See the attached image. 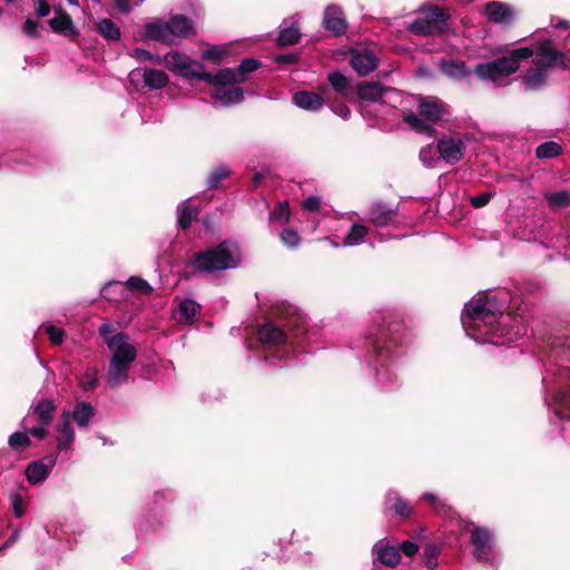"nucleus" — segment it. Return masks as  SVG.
Returning <instances> with one entry per match:
<instances>
[{
  "mask_svg": "<svg viewBox=\"0 0 570 570\" xmlns=\"http://www.w3.org/2000/svg\"><path fill=\"white\" fill-rule=\"evenodd\" d=\"M406 330L401 316L391 309L371 314L370 324L362 337L355 341L352 350L364 363L374 384L382 392H393L401 387L397 364L404 354Z\"/></svg>",
  "mask_w": 570,
  "mask_h": 570,
  "instance_id": "obj_1",
  "label": "nucleus"
},
{
  "mask_svg": "<svg viewBox=\"0 0 570 570\" xmlns=\"http://www.w3.org/2000/svg\"><path fill=\"white\" fill-rule=\"evenodd\" d=\"M281 313L277 322H267L257 331L263 353L261 366L283 368L302 363V356L312 353L305 347L318 342L320 328L309 326L306 315L296 306H283Z\"/></svg>",
  "mask_w": 570,
  "mask_h": 570,
  "instance_id": "obj_2",
  "label": "nucleus"
},
{
  "mask_svg": "<svg viewBox=\"0 0 570 570\" xmlns=\"http://www.w3.org/2000/svg\"><path fill=\"white\" fill-rule=\"evenodd\" d=\"M508 292L495 295L478 294L469 302L461 314V323L466 335L479 344L510 346L525 334L527 330L515 325L507 313Z\"/></svg>",
  "mask_w": 570,
  "mask_h": 570,
  "instance_id": "obj_3",
  "label": "nucleus"
},
{
  "mask_svg": "<svg viewBox=\"0 0 570 570\" xmlns=\"http://www.w3.org/2000/svg\"><path fill=\"white\" fill-rule=\"evenodd\" d=\"M544 403L553 414L552 424L570 422V338L554 337L543 363Z\"/></svg>",
  "mask_w": 570,
  "mask_h": 570,
  "instance_id": "obj_4",
  "label": "nucleus"
},
{
  "mask_svg": "<svg viewBox=\"0 0 570 570\" xmlns=\"http://www.w3.org/2000/svg\"><path fill=\"white\" fill-rule=\"evenodd\" d=\"M240 262L239 245L225 239L215 246L196 252L187 266L202 276H217L222 272L237 268Z\"/></svg>",
  "mask_w": 570,
  "mask_h": 570,
  "instance_id": "obj_5",
  "label": "nucleus"
},
{
  "mask_svg": "<svg viewBox=\"0 0 570 570\" xmlns=\"http://www.w3.org/2000/svg\"><path fill=\"white\" fill-rule=\"evenodd\" d=\"M416 115L413 111L403 112V120L409 127L419 134L429 137L435 134L434 125L449 114V106L434 96L419 98Z\"/></svg>",
  "mask_w": 570,
  "mask_h": 570,
  "instance_id": "obj_6",
  "label": "nucleus"
},
{
  "mask_svg": "<svg viewBox=\"0 0 570 570\" xmlns=\"http://www.w3.org/2000/svg\"><path fill=\"white\" fill-rule=\"evenodd\" d=\"M194 32L193 20L184 14L171 16L167 21L148 22L145 24V38L173 45L178 39L187 38Z\"/></svg>",
  "mask_w": 570,
  "mask_h": 570,
  "instance_id": "obj_7",
  "label": "nucleus"
},
{
  "mask_svg": "<svg viewBox=\"0 0 570 570\" xmlns=\"http://www.w3.org/2000/svg\"><path fill=\"white\" fill-rule=\"evenodd\" d=\"M165 63L175 75L188 80H202L209 85H218V71L207 72L204 63L179 51H169L165 56Z\"/></svg>",
  "mask_w": 570,
  "mask_h": 570,
  "instance_id": "obj_8",
  "label": "nucleus"
},
{
  "mask_svg": "<svg viewBox=\"0 0 570 570\" xmlns=\"http://www.w3.org/2000/svg\"><path fill=\"white\" fill-rule=\"evenodd\" d=\"M57 406L51 399L33 401L27 415L21 420L20 428L28 429L31 436L43 440L49 433Z\"/></svg>",
  "mask_w": 570,
  "mask_h": 570,
  "instance_id": "obj_9",
  "label": "nucleus"
},
{
  "mask_svg": "<svg viewBox=\"0 0 570 570\" xmlns=\"http://www.w3.org/2000/svg\"><path fill=\"white\" fill-rule=\"evenodd\" d=\"M473 558L492 569L501 564V557L495 551L494 533L485 527H473L470 531Z\"/></svg>",
  "mask_w": 570,
  "mask_h": 570,
  "instance_id": "obj_10",
  "label": "nucleus"
},
{
  "mask_svg": "<svg viewBox=\"0 0 570 570\" xmlns=\"http://www.w3.org/2000/svg\"><path fill=\"white\" fill-rule=\"evenodd\" d=\"M468 141H470V135L468 134L443 135L438 140L436 149L442 160L455 165L464 157Z\"/></svg>",
  "mask_w": 570,
  "mask_h": 570,
  "instance_id": "obj_11",
  "label": "nucleus"
},
{
  "mask_svg": "<svg viewBox=\"0 0 570 570\" xmlns=\"http://www.w3.org/2000/svg\"><path fill=\"white\" fill-rule=\"evenodd\" d=\"M49 163L38 157L22 159L20 153H7L0 157V169H10L20 174L37 175L45 171Z\"/></svg>",
  "mask_w": 570,
  "mask_h": 570,
  "instance_id": "obj_12",
  "label": "nucleus"
},
{
  "mask_svg": "<svg viewBox=\"0 0 570 570\" xmlns=\"http://www.w3.org/2000/svg\"><path fill=\"white\" fill-rule=\"evenodd\" d=\"M128 80L136 90L146 88L158 90L167 86L169 78L163 70L146 67L132 69L128 75Z\"/></svg>",
  "mask_w": 570,
  "mask_h": 570,
  "instance_id": "obj_13",
  "label": "nucleus"
},
{
  "mask_svg": "<svg viewBox=\"0 0 570 570\" xmlns=\"http://www.w3.org/2000/svg\"><path fill=\"white\" fill-rule=\"evenodd\" d=\"M529 48L532 51V56H535L533 59L535 66L547 70L552 67H564V55L556 48L551 40H540Z\"/></svg>",
  "mask_w": 570,
  "mask_h": 570,
  "instance_id": "obj_14",
  "label": "nucleus"
},
{
  "mask_svg": "<svg viewBox=\"0 0 570 570\" xmlns=\"http://www.w3.org/2000/svg\"><path fill=\"white\" fill-rule=\"evenodd\" d=\"M368 222L375 227L399 228L403 220L400 217L397 207H392L384 202H375L368 209Z\"/></svg>",
  "mask_w": 570,
  "mask_h": 570,
  "instance_id": "obj_15",
  "label": "nucleus"
},
{
  "mask_svg": "<svg viewBox=\"0 0 570 570\" xmlns=\"http://www.w3.org/2000/svg\"><path fill=\"white\" fill-rule=\"evenodd\" d=\"M262 61L256 58H245L236 68L218 70V85H234L245 82L249 75L261 68Z\"/></svg>",
  "mask_w": 570,
  "mask_h": 570,
  "instance_id": "obj_16",
  "label": "nucleus"
},
{
  "mask_svg": "<svg viewBox=\"0 0 570 570\" xmlns=\"http://www.w3.org/2000/svg\"><path fill=\"white\" fill-rule=\"evenodd\" d=\"M107 346L111 352L110 360L131 365L137 357V350L128 343V335L125 332H119L107 338Z\"/></svg>",
  "mask_w": 570,
  "mask_h": 570,
  "instance_id": "obj_17",
  "label": "nucleus"
},
{
  "mask_svg": "<svg viewBox=\"0 0 570 570\" xmlns=\"http://www.w3.org/2000/svg\"><path fill=\"white\" fill-rule=\"evenodd\" d=\"M46 460L47 463L45 460H36L28 463L24 475L29 484L40 485L49 478L57 462V455H49Z\"/></svg>",
  "mask_w": 570,
  "mask_h": 570,
  "instance_id": "obj_18",
  "label": "nucleus"
},
{
  "mask_svg": "<svg viewBox=\"0 0 570 570\" xmlns=\"http://www.w3.org/2000/svg\"><path fill=\"white\" fill-rule=\"evenodd\" d=\"M323 27L333 36L338 37L346 32L347 21L342 9L336 4H328L323 12Z\"/></svg>",
  "mask_w": 570,
  "mask_h": 570,
  "instance_id": "obj_19",
  "label": "nucleus"
},
{
  "mask_svg": "<svg viewBox=\"0 0 570 570\" xmlns=\"http://www.w3.org/2000/svg\"><path fill=\"white\" fill-rule=\"evenodd\" d=\"M379 62V58L370 49L354 51L350 58V65L358 76H367L377 68Z\"/></svg>",
  "mask_w": 570,
  "mask_h": 570,
  "instance_id": "obj_20",
  "label": "nucleus"
},
{
  "mask_svg": "<svg viewBox=\"0 0 570 570\" xmlns=\"http://www.w3.org/2000/svg\"><path fill=\"white\" fill-rule=\"evenodd\" d=\"M373 560L386 567H396L401 560V553L397 546L390 544L384 540H379L372 548Z\"/></svg>",
  "mask_w": 570,
  "mask_h": 570,
  "instance_id": "obj_21",
  "label": "nucleus"
},
{
  "mask_svg": "<svg viewBox=\"0 0 570 570\" xmlns=\"http://www.w3.org/2000/svg\"><path fill=\"white\" fill-rule=\"evenodd\" d=\"M531 57L532 51L530 50V48L521 47L513 49L507 56L495 59V61L500 66V69L503 72V75L510 76L519 69L520 63L522 61L528 60Z\"/></svg>",
  "mask_w": 570,
  "mask_h": 570,
  "instance_id": "obj_22",
  "label": "nucleus"
},
{
  "mask_svg": "<svg viewBox=\"0 0 570 570\" xmlns=\"http://www.w3.org/2000/svg\"><path fill=\"white\" fill-rule=\"evenodd\" d=\"M57 449L60 452L69 451L72 443L75 442V430L70 421V412L63 411L61 414V421L57 426Z\"/></svg>",
  "mask_w": 570,
  "mask_h": 570,
  "instance_id": "obj_23",
  "label": "nucleus"
},
{
  "mask_svg": "<svg viewBox=\"0 0 570 570\" xmlns=\"http://www.w3.org/2000/svg\"><path fill=\"white\" fill-rule=\"evenodd\" d=\"M130 367L131 365L129 364L110 360L106 374V381L109 387L118 389L124 385L129 379Z\"/></svg>",
  "mask_w": 570,
  "mask_h": 570,
  "instance_id": "obj_24",
  "label": "nucleus"
},
{
  "mask_svg": "<svg viewBox=\"0 0 570 570\" xmlns=\"http://www.w3.org/2000/svg\"><path fill=\"white\" fill-rule=\"evenodd\" d=\"M215 87L212 98L223 107L239 104L244 100V90L239 87L227 88V85H213Z\"/></svg>",
  "mask_w": 570,
  "mask_h": 570,
  "instance_id": "obj_25",
  "label": "nucleus"
},
{
  "mask_svg": "<svg viewBox=\"0 0 570 570\" xmlns=\"http://www.w3.org/2000/svg\"><path fill=\"white\" fill-rule=\"evenodd\" d=\"M487 18L499 24H509L513 20V11L509 6L499 1H491L484 6Z\"/></svg>",
  "mask_w": 570,
  "mask_h": 570,
  "instance_id": "obj_26",
  "label": "nucleus"
},
{
  "mask_svg": "<svg viewBox=\"0 0 570 570\" xmlns=\"http://www.w3.org/2000/svg\"><path fill=\"white\" fill-rule=\"evenodd\" d=\"M385 511L402 519L411 515L409 503L395 490H389L384 501Z\"/></svg>",
  "mask_w": 570,
  "mask_h": 570,
  "instance_id": "obj_27",
  "label": "nucleus"
},
{
  "mask_svg": "<svg viewBox=\"0 0 570 570\" xmlns=\"http://www.w3.org/2000/svg\"><path fill=\"white\" fill-rule=\"evenodd\" d=\"M521 80L527 91L540 90L547 83L548 70L538 66L530 68L521 76Z\"/></svg>",
  "mask_w": 570,
  "mask_h": 570,
  "instance_id": "obj_28",
  "label": "nucleus"
},
{
  "mask_svg": "<svg viewBox=\"0 0 570 570\" xmlns=\"http://www.w3.org/2000/svg\"><path fill=\"white\" fill-rule=\"evenodd\" d=\"M395 90L390 87H384L379 82H367L358 87L357 95L362 100L371 102H384V96Z\"/></svg>",
  "mask_w": 570,
  "mask_h": 570,
  "instance_id": "obj_29",
  "label": "nucleus"
},
{
  "mask_svg": "<svg viewBox=\"0 0 570 570\" xmlns=\"http://www.w3.org/2000/svg\"><path fill=\"white\" fill-rule=\"evenodd\" d=\"M96 414L97 410L92 404L86 401H80L76 403L72 412L70 413V420L72 419L79 429H86L89 426Z\"/></svg>",
  "mask_w": 570,
  "mask_h": 570,
  "instance_id": "obj_30",
  "label": "nucleus"
},
{
  "mask_svg": "<svg viewBox=\"0 0 570 570\" xmlns=\"http://www.w3.org/2000/svg\"><path fill=\"white\" fill-rule=\"evenodd\" d=\"M293 102L301 109L316 111L323 106L324 99L318 94L303 90L294 94Z\"/></svg>",
  "mask_w": 570,
  "mask_h": 570,
  "instance_id": "obj_31",
  "label": "nucleus"
},
{
  "mask_svg": "<svg viewBox=\"0 0 570 570\" xmlns=\"http://www.w3.org/2000/svg\"><path fill=\"white\" fill-rule=\"evenodd\" d=\"M200 308V304L195 299L185 298L179 303L175 317L180 324H191Z\"/></svg>",
  "mask_w": 570,
  "mask_h": 570,
  "instance_id": "obj_32",
  "label": "nucleus"
},
{
  "mask_svg": "<svg viewBox=\"0 0 570 570\" xmlns=\"http://www.w3.org/2000/svg\"><path fill=\"white\" fill-rule=\"evenodd\" d=\"M49 26L57 33H62L69 37H77L79 35V30L75 27L71 16L67 12L51 18L49 20Z\"/></svg>",
  "mask_w": 570,
  "mask_h": 570,
  "instance_id": "obj_33",
  "label": "nucleus"
},
{
  "mask_svg": "<svg viewBox=\"0 0 570 570\" xmlns=\"http://www.w3.org/2000/svg\"><path fill=\"white\" fill-rule=\"evenodd\" d=\"M296 24L297 21L293 22L292 24H287L286 20L282 22L281 30L277 37L278 46L287 47L299 42L301 31Z\"/></svg>",
  "mask_w": 570,
  "mask_h": 570,
  "instance_id": "obj_34",
  "label": "nucleus"
},
{
  "mask_svg": "<svg viewBox=\"0 0 570 570\" xmlns=\"http://www.w3.org/2000/svg\"><path fill=\"white\" fill-rule=\"evenodd\" d=\"M97 32L107 41L116 42L121 39L120 28L109 18H101L96 22Z\"/></svg>",
  "mask_w": 570,
  "mask_h": 570,
  "instance_id": "obj_35",
  "label": "nucleus"
},
{
  "mask_svg": "<svg viewBox=\"0 0 570 570\" xmlns=\"http://www.w3.org/2000/svg\"><path fill=\"white\" fill-rule=\"evenodd\" d=\"M476 76L484 81H497L501 77H505L495 60L481 62L474 69Z\"/></svg>",
  "mask_w": 570,
  "mask_h": 570,
  "instance_id": "obj_36",
  "label": "nucleus"
},
{
  "mask_svg": "<svg viewBox=\"0 0 570 570\" xmlns=\"http://www.w3.org/2000/svg\"><path fill=\"white\" fill-rule=\"evenodd\" d=\"M370 229L365 225L354 223L343 238L342 246L353 247L365 242Z\"/></svg>",
  "mask_w": 570,
  "mask_h": 570,
  "instance_id": "obj_37",
  "label": "nucleus"
},
{
  "mask_svg": "<svg viewBox=\"0 0 570 570\" xmlns=\"http://www.w3.org/2000/svg\"><path fill=\"white\" fill-rule=\"evenodd\" d=\"M442 70L446 76L456 80H462L471 73L464 61H443Z\"/></svg>",
  "mask_w": 570,
  "mask_h": 570,
  "instance_id": "obj_38",
  "label": "nucleus"
},
{
  "mask_svg": "<svg viewBox=\"0 0 570 570\" xmlns=\"http://www.w3.org/2000/svg\"><path fill=\"white\" fill-rule=\"evenodd\" d=\"M191 222L193 207L189 204V198H187L177 206V224L179 228L185 230L190 227Z\"/></svg>",
  "mask_w": 570,
  "mask_h": 570,
  "instance_id": "obj_39",
  "label": "nucleus"
},
{
  "mask_svg": "<svg viewBox=\"0 0 570 570\" xmlns=\"http://www.w3.org/2000/svg\"><path fill=\"white\" fill-rule=\"evenodd\" d=\"M176 499L175 493L169 490H159L153 494L151 501L148 503L149 512H154L157 509L163 508L166 503L174 502Z\"/></svg>",
  "mask_w": 570,
  "mask_h": 570,
  "instance_id": "obj_40",
  "label": "nucleus"
},
{
  "mask_svg": "<svg viewBox=\"0 0 570 570\" xmlns=\"http://www.w3.org/2000/svg\"><path fill=\"white\" fill-rule=\"evenodd\" d=\"M562 154V147L556 141H546L539 145L535 149V157L538 159H551Z\"/></svg>",
  "mask_w": 570,
  "mask_h": 570,
  "instance_id": "obj_41",
  "label": "nucleus"
},
{
  "mask_svg": "<svg viewBox=\"0 0 570 570\" xmlns=\"http://www.w3.org/2000/svg\"><path fill=\"white\" fill-rule=\"evenodd\" d=\"M30 432L28 429L13 432L8 439V445L13 451H19L31 445Z\"/></svg>",
  "mask_w": 570,
  "mask_h": 570,
  "instance_id": "obj_42",
  "label": "nucleus"
},
{
  "mask_svg": "<svg viewBox=\"0 0 570 570\" xmlns=\"http://www.w3.org/2000/svg\"><path fill=\"white\" fill-rule=\"evenodd\" d=\"M419 158L426 168H435L441 159L436 147L431 144L421 148Z\"/></svg>",
  "mask_w": 570,
  "mask_h": 570,
  "instance_id": "obj_43",
  "label": "nucleus"
},
{
  "mask_svg": "<svg viewBox=\"0 0 570 570\" xmlns=\"http://www.w3.org/2000/svg\"><path fill=\"white\" fill-rule=\"evenodd\" d=\"M9 499L13 515L18 519L23 518L30 504L29 498L23 497L19 492H12Z\"/></svg>",
  "mask_w": 570,
  "mask_h": 570,
  "instance_id": "obj_44",
  "label": "nucleus"
},
{
  "mask_svg": "<svg viewBox=\"0 0 570 570\" xmlns=\"http://www.w3.org/2000/svg\"><path fill=\"white\" fill-rule=\"evenodd\" d=\"M409 31L416 36H429L435 33V27L432 26V21H430L426 17L416 18L409 24Z\"/></svg>",
  "mask_w": 570,
  "mask_h": 570,
  "instance_id": "obj_45",
  "label": "nucleus"
},
{
  "mask_svg": "<svg viewBox=\"0 0 570 570\" xmlns=\"http://www.w3.org/2000/svg\"><path fill=\"white\" fill-rule=\"evenodd\" d=\"M548 204L556 208L570 206V189L547 193L544 196Z\"/></svg>",
  "mask_w": 570,
  "mask_h": 570,
  "instance_id": "obj_46",
  "label": "nucleus"
},
{
  "mask_svg": "<svg viewBox=\"0 0 570 570\" xmlns=\"http://www.w3.org/2000/svg\"><path fill=\"white\" fill-rule=\"evenodd\" d=\"M99 371L97 367H87L79 379V385L85 392L94 391L98 386Z\"/></svg>",
  "mask_w": 570,
  "mask_h": 570,
  "instance_id": "obj_47",
  "label": "nucleus"
},
{
  "mask_svg": "<svg viewBox=\"0 0 570 570\" xmlns=\"http://www.w3.org/2000/svg\"><path fill=\"white\" fill-rule=\"evenodd\" d=\"M440 548L434 543H428L423 549V564L429 570H434L439 564Z\"/></svg>",
  "mask_w": 570,
  "mask_h": 570,
  "instance_id": "obj_48",
  "label": "nucleus"
},
{
  "mask_svg": "<svg viewBox=\"0 0 570 570\" xmlns=\"http://www.w3.org/2000/svg\"><path fill=\"white\" fill-rule=\"evenodd\" d=\"M430 21H432V26L435 27V31H441L444 29V24L448 20V16L443 9L439 7H434L430 9L425 16Z\"/></svg>",
  "mask_w": 570,
  "mask_h": 570,
  "instance_id": "obj_49",
  "label": "nucleus"
},
{
  "mask_svg": "<svg viewBox=\"0 0 570 570\" xmlns=\"http://www.w3.org/2000/svg\"><path fill=\"white\" fill-rule=\"evenodd\" d=\"M125 285L131 291H138L146 295H149L154 291L153 286L139 276H130Z\"/></svg>",
  "mask_w": 570,
  "mask_h": 570,
  "instance_id": "obj_50",
  "label": "nucleus"
},
{
  "mask_svg": "<svg viewBox=\"0 0 570 570\" xmlns=\"http://www.w3.org/2000/svg\"><path fill=\"white\" fill-rule=\"evenodd\" d=\"M230 175V170L226 166H219L216 169H214L209 176L207 177V188L213 189L217 187V185L225 178H227Z\"/></svg>",
  "mask_w": 570,
  "mask_h": 570,
  "instance_id": "obj_51",
  "label": "nucleus"
},
{
  "mask_svg": "<svg viewBox=\"0 0 570 570\" xmlns=\"http://www.w3.org/2000/svg\"><path fill=\"white\" fill-rule=\"evenodd\" d=\"M328 82L338 94H345L348 89L347 78L338 71H334L328 75Z\"/></svg>",
  "mask_w": 570,
  "mask_h": 570,
  "instance_id": "obj_52",
  "label": "nucleus"
},
{
  "mask_svg": "<svg viewBox=\"0 0 570 570\" xmlns=\"http://www.w3.org/2000/svg\"><path fill=\"white\" fill-rule=\"evenodd\" d=\"M289 219V209L286 203L278 204L276 208H274L269 213V223H281L286 224Z\"/></svg>",
  "mask_w": 570,
  "mask_h": 570,
  "instance_id": "obj_53",
  "label": "nucleus"
},
{
  "mask_svg": "<svg viewBox=\"0 0 570 570\" xmlns=\"http://www.w3.org/2000/svg\"><path fill=\"white\" fill-rule=\"evenodd\" d=\"M279 236L282 243L288 248H296L301 243V237L295 229H284Z\"/></svg>",
  "mask_w": 570,
  "mask_h": 570,
  "instance_id": "obj_54",
  "label": "nucleus"
},
{
  "mask_svg": "<svg viewBox=\"0 0 570 570\" xmlns=\"http://www.w3.org/2000/svg\"><path fill=\"white\" fill-rule=\"evenodd\" d=\"M160 522L157 520H154L153 522L149 520V515H142L138 519L136 523V530L139 533H147L150 531H156L160 527Z\"/></svg>",
  "mask_w": 570,
  "mask_h": 570,
  "instance_id": "obj_55",
  "label": "nucleus"
},
{
  "mask_svg": "<svg viewBox=\"0 0 570 570\" xmlns=\"http://www.w3.org/2000/svg\"><path fill=\"white\" fill-rule=\"evenodd\" d=\"M494 196H495V193L485 191V193L470 196L469 202L474 208H482L485 205H488Z\"/></svg>",
  "mask_w": 570,
  "mask_h": 570,
  "instance_id": "obj_56",
  "label": "nucleus"
},
{
  "mask_svg": "<svg viewBox=\"0 0 570 570\" xmlns=\"http://www.w3.org/2000/svg\"><path fill=\"white\" fill-rule=\"evenodd\" d=\"M420 501H426L438 513H444L445 503L431 492H425L421 495Z\"/></svg>",
  "mask_w": 570,
  "mask_h": 570,
  "instance_id": "obj_57",
  "label": "nucleus"
},
{
  "mask_svg": "<svg viewBox=\"0 0 570 570\" xmlns=\"http://www.w3.org/2000/svg\"><path fill=\"white\" fill-rule=\"evenodd\" d=\"M46 333L49 336L50 342L53 345H60L63 342L65 338V331L61 328L56 327L55 325H48L46 326Z\"/></svg>",
  "mask_w": 570,
  "mask_h": 570,
  "instance_id": "obj_58",
  "label": "nucleus"
},
{
  "mask_svg": "<svg viewBox=\"0 0 570 570\" xmlns=\"http://www.w3.org/2000/svg\"><path fill=\"white\" fill-rule=\"evenodd\" d=\"M128 55L139 62H146L153 59V53L144 48H135Z\"/></svg>",
  "mask_w": 570,
  "mask_h": 570,
  "instance_id": "obj_59",
  "label": "nucleus"
},
{
  "mask_svg": "<svg viewBox=\"0 0 570 570\" xmlns=\"http://www.w3.org/2000/svg\"><path fill=\"white\" fill-rule=\"evenodd\" d=\"M399 549H400V552L402 551L406 557L412 558L413 556H415L417 553L419 546H417V543H415L413 541L405 540L400 544Z\"/></svg>",
  "mask_w": 570,
  "mask_h": 570,
  "instance_id": "obj_60",
  "label": "nucleus"
},
{
  "mask_svg": "<svg viewBox=\"0 0 570 570\" xmlns=\"http://www.w3.org/2000/svg\"><path fill=\"white\" fill-rule=\"evenodd\" d=\"M38 26L39 22L33 19H27L22 26V30L24 35L31 38L38 37Z\"/></svg>",
  "mask_w": 570,
  "mask_h": 570,
  "instance_id": "obj_61",
  "label": "nucleus"
},
{
  "mask_svg": "<svg viewBox=\"0 0 570 570\" xmlns=\"http://www.w3.org/2000/svg\"><path fill=\"white\" fill-rule=\"evenodd\" d=\"M202 56L204 59H208V60L218 62L223 56V50L219 47L214 46V47H210V48L204 50Z\"/></svg>",
  "mask_w": 570,
  "mask_h": 570,
  "instance_id": "obj_62",
  "label": "nucleus"
},
{
  "mask_svg": "<svg viewBox=\"0 0 570 570\" xmlns=\"http://www.w3.org/2000/svg\"><path fill=\"white\" fill-rule=\"evenodd\" d=\"M321 206V198L318 196H308L303 202V208L307 212H315Z\"/></svg>",
  "mask_w": 570,
  "mask_h": 570,
  "instance_id": "obj_63",
  "label": "nucleus"
},
{
  "mask_svg": "<svg viewBox=\"0 0 570 570\" xmlns=\"http://www.w3.org/2000/svg\"><path fill=\"white\" fill-rule=\"evenodd\" d=\"M550 26L553 29H564V30H567V29L570 28V21H568L566 19H562V18H558V17H551Z\"/></svg>",
  "mask_w": 570,
  "mask_h": 570,
  "instance_id": "obj_64",
  "label": "nucleus"
}]
</instances>
